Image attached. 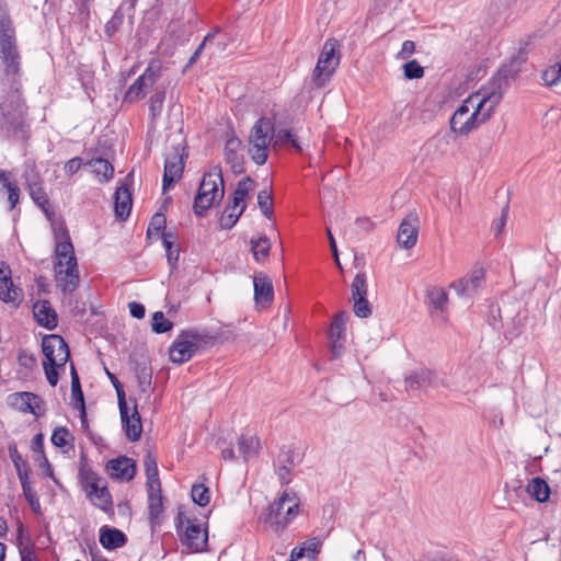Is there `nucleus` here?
Returning <instances> with one entry per match:
<instances>
[{"label":"nucleus","instance_id":"6e6552de","mask_svg":"<svg viewBox=\"0 0 561 561\" xmlns=\"http://www.w3.org/2000/svg\"><path fill=\"white\" fill-rule=\"evenodd\" d=\"M225 194L221 169L214 168L205 173L194 201V213L204 216L213 205L219 203Z\"/></svg>","mask_w":561,"mask_h":561},{"label":"nucleus","instance_id":"39448f33","mask_svg":"<svg viewBox=\"0 0 561 561\" xmlns=\"http://www.w3.org/2000/svg\"><path fill=\"white\" fill-rule=\"evenodd\" d=\"M42 350L45 355L43 367L46 379L51 387H56L59 379L58 369L64 368L70 357L68 344L60 335L51 334L43 339Z\"/></svg>","mask_w":561,"mask_h":561},{"label":"nucleus","instance_id":"a18cd8bd","mask_svg":"<svg viewBox=\"0 0 561 561\" xmlns=\"http://www.w3.org/2000/svg\"><path fill=\"white\" fill-rule=\"evenodd\" d=\"M165 93L164 91H156L149 100V114L152 122H154L161 114L163 108Z\"/></svg>","mask_w":561,"mask_h":561},{"label":"nucleus","instance_id":"5fc2aeb1","mask_svg":"<svg viewBox=\"0 0 561 561\" xmlns=\"http://www.w3.org/2000/svg\"><path fill=\"white\" fill-rule=\"evenodd\" d=\"M23 491V495L25 496L27 503L30 504L32 511L34 513H39L41 512V503H39V500H38V496L36 494V491L33 489L32 485H24V489L22 490Z\"/></svg>","mask_w":561,"mask_h":561},{"label":"nucleus","instance_id":"e433bc0d","mask_svg":"<svg viewBox=\"0 0 561 561\" xmlns=\"http://www.w3.org/2000/svg\"><path fill=\"white\" fill-rule=\"evenodd\" d=\"M321 541L313 537L305 542L300 547H296L291 550V557L300 559L307 556L309 559H314L317 554L320 552Z\"/></svg>","mask_w":561,"mask_h":561},{"label":"nucleus","instance_id":"bb28decb","mask_svg":"<svg viewBox=\"0 0 561 561\" xmlns=\"http://www.w3.org/2000/svg\"><path fill=\"white\" fill-rule=\"evenodd\" d=\"M0 190L8 193L10 210L14 209L20 202V187L10 171H0Z\"/></svg>","mask_w":561,"mask_h":561},{"label":"nucleus","instance_id":"393cba45","mask_svg":"<svg viewBox=\"0 0 561 561\" xmlns=\"http://www.w3.org/2000/svg\"><path fill=\"white\" fill-rule=\"evenodd\" d=\"M241 141L237 137H230L225 145L224 157L225 161L229 163L233 172L239 173L243 170V159L239 154Z\"/></svg>","mask_w":561,"mask_h":561},{"label":"nucleus","instance_id":"f8f14e48","mask_svg":"<svg viewBox=\"0 0 561 561\" xmlns=\"http://www.w3.org/2000/svg\"><path fill=\"white\" fill-rule=\"evenodd\" d=\"M161 71V60L158 58L150 60L142 75H140L127 89L124 95V102L133 103L142 100L146 96L148 89L159 80Z\"/></svg>","mask_w":561,"mask_h":561},{"label":"nucleus","instance_id":"c9c22d12","mask_svg":"<svg viewBox=\"0 0 561 561\" xmlns=\"http://www.w3.org/2000/svg\"><path fill=\"white\" fill-rule=\"evenodd\" d=\"M144 465L147 477V489H153V486H161L156 456L150 453L147 454L144 460Z\"/></svg>","mask_w":561,"mask_h":561},{"label":"nucleus","instance_id":"0eeeda50","mask_svg":"<svg viewBox=\"0 0 561 561\" xmlns=\"http://www.w3.org/2000/svg\"><path fill=\"white\" fill-rule=\"evenodd\" d=\"M214 337L195 329L181 331L169 348V358L174 364L187 363L201 348L213 343Z\"/></svg>","mask_w":561,"mask_h":561},{"label":"nucleus","instance_id":"5701e85b","mask_svg":"<svg viewBox=\"0 0 561 561\" xmlns=\"http://www.w3.org/2000/svg\"><path fill=\"white\" fill-rule=\"evenodd\" d=\"M100 543L107 550H113L123 547L127 542L126 535L117 529L108 526H103L100 529Z\"/></svg>","mask_w":561,"mask_h":561},{"label":"nucleus","instance_id":"69168bd1","mask_svg":"<svg viewBox=\"0 0 561 561\" xmlns=\"http://www.w3.org/2000/svg\"><path fill=\"white\" fill-rule=\"evenodd\" d=\"M128 307H129V312L134 318L142 319L145 317L146 310H145L144 305L136 302V301H131V302H129Z\"/></svg>","mask_w":561,"mask_h":561},{"label":"nucleus","instance_id":"c756f323","mask_svg":"<svg viewBox=\"0 0 561 561\" xmlns=\"http://www.w3.org/2000/svg\"><path fill=\"white\" fill-rule=\"evenodd\" d=\"M50 442L64 454H67L75 448V436L66 426L55 427L51 433Z\"/></svg>","mask_w":561,"mask_h":561},{"label":"nucleus","instance_id":"2eb2a0df","mask_svg":"<svg viewBox=\"0 0 561 561\" xmlns=\"http://www.w3.org/2000/svg\"><path fill=\"white\" fill-rule=\"evenodd\" d=\"M348 320V314L344 311L334 316L329 330V340L332 354L339 357L343 352V342L345 340V327Z\"/></svg>","mask_w":561,"mask_h":561},{"label":"nucleus","instance_id":"cd10ccee","mask_svg":"<svg viewBox=\"0 0 561 561\" xmlns=\"http://www.w3.org/2000/svg\"><path fill=\"white\" fill-rule=\"evenodd\" d=\"M0 190L8 193L10 210L14 209L20 202V187L10 171H0Z\"/></svg>","mask_w":561,"mask_h":561},{"label":"nucleus","instance_id":"de8ad7c7","mask_svg":"<svg viewBox=\"0 0 561 561\" xmlns=\"http://www.w3.org/2000/svg\"><path fill=\"white\" fill-rule=\"evenodd\" d=\"M257 205H259L261 211L263 213V215L266 218L272 219V217H273V197H272V193L268 192L267 190H263V191L259 192V194H257Z\"/></svg>","mask_w":561,"mask_h":561},{"label":"nucleus","instance_id":"8fccbe9b","mask_svg":"<svg viewBox=\"0 0 561 561\" xmlns=\"http://www.w3.org/2000/svg\"><path fill=\"white\" fill-rule=\"evenodd\" d=\"M353 311L359 318H367L371 314V307L366 297L353 298Z\"/></svg>","mask_w":561,"mask_h":561},{"label":"nucleus","instance_id":"49530a36","mask_svg":"<svg viewBox=\"0 0 561 561\" xmlns=\"http://www.w3.org/2000/svg\"><path fill=\"white\" fill-rule=\"evenodd\" d=\"M352 298L366 297L368 291L365 273H357L351 285Z\"/></svg>","mask_w":561,"mask_h":561},{"label":"nucleus","instance_id":"7ed1b4c3","mask_svg":"<svg viewBox=\"0 0 561 561\" xmlns=\"http://www.w3.org/2000/svg\"><path fill=\"white\" fill-rule=\"evenodd\" d=\"M0 57L7 75L20 73V55L16 47L15 31L5 3L0 0Z\"/></svg>","mask_w":561,"mask_h":561},{"label":"nucleus","instance_id":"0e129e2a","mask_svg":"<svg viewBox=\"0 0 561 561\" xmlns=\"http://www.w3.org/2000/svg\"><path fill=\"white\" fill-rule=\"evenodd\" d=\"M290 470L291 466H279L277 468L276 473L282 484H288L290 482Z\"/></svg>","mask_w":561,"mask_h":561},{"label":"nucleus","instance_id":"6e6d98bb","mask_svg":"<svg viewBox=\"0 0 561 561\" xmlns=\"http://www.w3.org/2000/svg\"><path fill=\"white\" fill-rule=\"evenodd\" d=\"M466 278L468 287L476 294L484 280V274L482 271H474Z\"/></svg>","mask_w":561,"mask_h":561},{"label":"nucleus","instance_id":"2f4dec72","mask_svg":"<svg viewBox=\"0 0 561 561\" xmlns=\"http://www.w3.org/2000/svg\"><path fill=\"white\" fill-rule=\"evenodd\" d=\"M237 445L238 450L244 460H249L251 457L256 456L261 449L260 438L248 433L240 435Z\"/></svg>","mask_w":561,"mask_h":561},{"label":"nucleus","instance_id":"774afa93","mask_svg":"<svg viewBox=\"0 0 561 561\" xmlns=\"http://www.w3.org/2000/svg\"><path fill=\"white\" fill-rule=\"evenodd\" d=\"M176 237L171 232H162V245L165 251L176 248L175 244Z\"/></svg>","mask_w":561,"mask_h":561},{"label":"nucleus","instance_id":"a211bd4d","mask_svg":"<svg viewBox=\"0 0 561 561\" xmlns=\"http://www.w3.org/2000/svg\"><path fill=\"white\" fill-rule=\"evenodd\" d=\"M184 162L182 156H180L178 151L165 159L162 182L163 192H167L175 182L182 178Z\"/></svg>","mask_w":561,"mask_h":561},{"label":"nucleus","instance_id":"e2e57ef3","mask_svg":"<svg viewBox=\"0 0 561 561\" xmlns=\"http://www.w3.org/2000/svg\"><path fill=\"white\" fill-rule=\"evenodd\" d=\"M20 556L21 561H39L33 547L25 546L20 548Z\"/></svg>","mask_w":561,"mask_h":561},{"label":"nucleus","instance_id":"a878e982","mask_svg":"<svg viewBox=\"0 0 561 561\" xmlns=\"http://www.w3.org/2000/svg\"><path fill=\"white\" fill-rule=\"evenodd\" d=\"M91 503L104 512H108L113 507L112 495L103 481L95 489L85 492Z\"/></svg>","mask_w":561,"mask_h":561},{"label":"nucleus","instance_id":"4be33fe9","mask_svg":"<svg viewBox=\"0 0 561 561\" xmlns=\"http://www.w3.org/2000/svg\"><path fill=\"white\" fill-rule=\"evenodd\" d=\"M254 299L256 304H271L274 298L273 284L270 277L260 274L254 276Z\"/></svg>","mask_w":561,"mask_h":561},{"label":"nucleus","instance_id":"6ab92c4d","mask_svg":"<svg viewBox=\"0 0 561 561\" xmlns=\"http://www.w3.org/2000/svg\"><path fill=\"white\" fill-rule=\"evenodd\" d=\"M121 417L127 438L130 442L139 440L142 434V423L137 407L134 405L125 410V413L121 414Z\"/></svg>","mask_w":561,"mask_h":561},{"label":"nucleus","instance_id":"9d476101","mask_svg":"<svg viewBox=\"0 0 561 561\" xmlns=\"http://www.w3.org/2000/svg\"><path fill=\"white\" fill-rule=\"evenodd\" d=\"M341 61L340 43L328 38L320 51L316 67L312 71V82L317 88H323L336 71Z\"/></svg>","mask_w":561,"mask_h":561},{"label":"nucleus","instance_id":"72a5a7b5","mask_svg":"<svg viewBox=\"0 0 561 561\" xmlns=\"http://www.w3.org/2000/svg\"><path fill=\"white\" fill-rule=\"evenodd\" d=\"M244 210L245 205H237L231 201V204L226 206L219 218L220 227L222 229H231L237 224Z\"/></svg>","mask_w":561,"mask_h":561},{"label":"nucleus","instance_id":"423d86ee","mask_svg":"<svg viewBox=\"0 0 561 561\" xmlns=\"http://www.w3.org/2000/svg\"><path fill=\"white\" fill-rule=\"evenodd\" d=\"M2 112L1 129L9 138L27 139L28 126L25 122L26 110L19 94H12L0 104Z\"/></svg>","mask_w":561,"mask_h":561},{"label":"nucleus","instance_id":"473e14b6","mask_svg":"<svg viewBox=\"0 0 561 561\" xmlns=\"http://www.w3.org/2000/svg\"><path fill=\"white\" fill-rule=\"evenodd\" d=\"M87 165L91 168L92 173L102 183L111 181L114 176V167L106 159L93 158L87 162Z\"/></svg>","mask_w":561,"mask_h":561},{"label":"nucleus","instance_id":"7c9ffc66","mask_svg":"<svg viewBox=\"0 0 561 561\" xmlns=\"http://www.w3.org/2000/svg\"><path fill=\"white\" fill-rule=\"evenodd\" d=\"M526 492L537 502L546 503L550 499L551 490L546 480L536 477L529 480Z\"/></svg>","mask_w":561,"mask_h":561},{"label":"nucleus","instance_id":"1a4fd4ad","mask_svg":"<svg viewBox=\"0 0 561 561\" xmlns=\"http://www.w3.org/2000/svg\"><path fill=\"white\" fill-rule=\"evenodd\" d=\"M273 123L270 118L261 117L251 127L248 137V154L256 165L265 164L273 140Z\"/></svg>","mask_w":561,"mask_h":561},{"label":"nucleus","instance_id":"20e7f679","mask_svg":"<svg viewBox=\"0 0 561 561\" xmlns=\"http://www.w3.org/2000/svg\"><path fill=\"white\" fill-rule=\"evenodd\" d=\"M299 499L295 492L284 491L270 506L264 518L265 528L283 531L299 514Z\"/></svg>","mask_w":561,"mask_h":561},{"label":"nucleus","instance_id":"4468645a","mask_svg":"<svg viewBox=\"0 0 561 561\" xmlns=\"http://www.w3.org/2000/svg\"><path fill=\"white\" fill-rule=\"evenodd\" d=\"M105 471L108 477L118 482H129L137 472L136 461L126 456H118L106 462Z\"/></svg>","mask_w":561,"mask_h":561},{"label":"nucleus","instance_id":"864d4df0","mask_svg":"<svg viewBox=\"0 0 561 561\" xmlns=\"http://www.w3.org/2000/svg\"><path fill=\"white\" fill-rule=\"evenodd\" d=\"M449 288L454 289L459 297L469 298L474 295L468 287L466 277L454 280L449 284Z\"/></svg>","mask_w":561,"mask_h":561},{"label":"nucleus","instance_id":"13d9d810","mask_svg":"<svg viewBox=\"0 0 561 561\" xmlns=\"http://www.w3.org/2000/svg\"><path fill=\"white\" fill-rule=\"evenodd\" d=\"M83 164V160L80 157H75L68 160L64 165V171L67 175H73L77 173Z\"/></svg>","mask_w":561,"mask_h":561},{"label":"nucleus","instance_id":"09e8293b","mask_svg":"<svg viewBox=\"0 0 561 561\" xmlns=\"http://www.w3.org/2000/svg\"><path fill=\"white\" fill-rule=\"evenodd\" d=\"M151 327L153 332L161 334L170 331L173 323L164 317L162 311H157L152 316Z\"/></svg>","mask_w":561,"mask_h":561},{"label":"nucleus","instance_id":"f03ea898","mask_svg":"<svg viewBox=\"0 0 561 561\" xmlns=\"http://www.w3.org/2000/svg\"><path fill=\"white\" fill-rule=\"evenodd\" d=\"M501 100L502 92L496 83L481 87L454 112L449 119L450 130L458 136H468L492 117Z\"/></svg>","mask_w":561,"mask_h":561},{"label":"nucleus","instance_id":"58836bf2","mask_svg":"<svg viewBox=\"0 0 561 561\" xmlns=\"http://www.w3.org/2000/svg\"><path fill=\"white\" fill-rule=\"evenodd\" d=\"M251 252L253 254V259L257 263H264L271 251V241L267 237H259L257 239L251 240Z\"/></svg>","mask_w":561,"mask_h":561},{"label":"nucleus","instance_id":"680f3d73","mask_svg":"<svg viewBox=\"0 0 561 561\" xmlns=\"http://www.w3.org/2000/svg\"><path fill=\"white\" fill-rule=\"evenodd\" d=\"M291 136H293V133L290 130H287V129L279 130L274 137L273 146L282 147L285 142L289 141Z\"/></svg>","mask_w":561,"mask_h":561},{"label":"nucleus","instance_id":"3c124183","mask_svg":"<svg viewBox=\"0 0 561 561\" xmlns=\"http://www.w3.org/2000/svg\"><path fill=\"white\" fill-rule=\"evenodd\" d=\"M403 72L407 79H421L424 76V68L413 59L403 66Z\"/></svg>","mask_w":561,"mask_h":561},{"label":"nucleus","instance_id":"f257e3e1","mask_svg":"<svg viewBox=\"0 0 561 561\" xmlns=\"http://www.w3.org/2000/svg\"><path fill=\"white\" fill-rule=\"evenodd\" d=\"M27 191L32 201L50 220L55 247L53 252V270L56 286L62 293H73L80 283V272L75 247L64 220L55 218V210L49 202L43 181L36 176L27 181Z\"/></svg>","mask_w":561,"mask_h":561},{"label":"nucleus","instance_id":"338daca9","mask_svg":"<svg viewBox=\"0 0 561 561\" xmlns=\"http://www.w3.org/2000/svg\"><path fill=\"white\" fill-rule=\"evenodd\" d=\"M39 467L44 470L47 477L55 481L54 469L46 455L39 457Z\"/></svg>","mask_w":561,"mask_h":561},{"label":"nucleus","instance_id":"b1692460","mask_svg":"<svg viewBox=\"0 0 561 561\" xmlns=\"http://www.w3.org/2000/svg\"><path fill=\"white\" fill-rule=\"evenodd\" d=\"M131 193L126 185L118 186L114 195V207L116 216L125 220L131 210Z\"/></svg>","mask_w":561,"mask_h":561},{"label":"nucleus","instance_id":"f704fd0d","mask_svg":"<svg viewBox=\"0 0 561 561\" xmlns=\"http://www.w3.org/2000/svg\"><path fill=\"white\" fill-rule=\"evenodd\" d=\"M71 392H72V400H73V407L80 411V416L82 420V423L85 422V405H84V399L83 393L80 386L79 376L76 371L75 365L71 363Z\"/></svg>","mask_w":561,"mask_h":561},{"label":"nucleus","instance_id":"603ef678","mask_svg":"<svg viewBox=\"0 0 561 561\" xmlns=\"http://www.w3.org/2000/svg\"><path fill=\"white\" fill-rule=\"evenodd\" d=\"M165 216L163 214L157 213L149 222L147 234L150 237L152 233L164 232L165 228Z\"/></svg>","mask_w":561,"mask_h":561},{"label":"nucleus","instance_id":"4d7b16f0","mask_svg":"<svg viewBox=\"0 0 561 561\" xmlns=\"http://www.w3.org/2000/svg\"><path fill=\"white\" fill-rule=\"evenodd\" d=\"M115 381L116 382H114V388H115L116 394H117L119 413L124 414L125 410L130 409V408L127 405L126 398H125V391L123 389L122 383L119 382L118 379H115Z\"/></svg>","mask_w":561,"mask_h":561},{"label":"nucleus","instance_id":"9b49d317","mask_svg":"<svg viewBox=\"0 0 561 561\" xmlns=\"http://www.w3.org/2000/svg\"><path fill=\"white\" fill-rule=\"evenodd\" d=\"M175 525L182 545L185 546L190 552H201L205 550L208 541L207 529L197 523L196 519L186 518L184 513L179 512Z\"/></svg>","mask_w":561,"mask_h":561},{"label":"nucleus","instance_id":"37998d69","mask_svg":"<svg viewBox=\"0 0 561 561\" xmlns=\"http://www.w3.org/2000/svg\"><path fill=\"white\" fill-rule=\"evenodd\" d=\"M137 390L139 399H148L151 392L152 376L151 373L142 369L136 376Z\"/></svg>","mask_w":561,"mask_h":561},{"label":"nucleus","instance_id":"c03bdc74","mask_svg":"<svg viewBox=\"0 0 561 561\" xmlns=\"http://www.w3.org/2000/svg\"><path fill=\"white\" fill-rule=\"evenodd\" d=\"M541 79L548 87L561 83V60L545 69L541 73Z\"/></svg>","mask_w":561,"mask_h":561},{"label":"nucleus","instance_id":"bf43d9fd","mask_svg":"<svg viewBox=\"0 0 561 561\" xmlns=\"http://www.w3.org/2000/svg\"><path fill=\"white\" fill-rule=\"evenodd\" d=\"M31 448L34 453L38 454L39 457L45 455L43 433H38L32 438Z\"/></svg>","mask_w":561,"mask_h":561},{"label":"nucleus","instance_id":"ddd939ff","mask_svg":"<svg viewBox=\"0 0 561 561\" xmlns=\"http://www.w3.org/2000/svg\"><path fill=\"white\" fill-rule=\"evenodd\" d=\"M8 403L11 408L22 412L31 413L36 417L44 414V401L43 399L27 391L14 392L8 397Z\"/></svg>","mask_w":561,"mask_h":561},{"label":"nucleus","instance_id":"79ce46f5","mask_svg":"<svg viewBox=\"0 0 561 561\" xmlns=\"http://www.w3.org/2000/svg\"><path fill=\"white\" fill-rule=\"evenodd\" d=\"M191 497L195 504L205 507L210 502V491L205 485L204 481L194 483L191 489Z\"/></svg>","mask_w":561,"mask_h":561},{"label":"nucleus","instance_id":"dca6fc26","mask_svg":"<svg viewBox=\"0 0 561 561\" xmlns=\"http://www.w3.org/2000/svg\"><path fill=\"white\" fill-rule=\"evenodd\" d=\"M21 298L22 290L14 286L9 264L0 262V300L4 302L19 304Z\"/></svg>","mask_w":561,"mask_h":561},{"label":"nucleus","instance_id":"a19ab883","mask_svg":"<svg viewBox=\"0 0 561 561\" xmlns=\"http://www.w3.org/2000/svg\"><path fill=\"white\" fill-rule=\"evenodd\" d=\"M79 479L82 489L85 492L95 489L96 485L104 481V479L98 472L84 466H82L79 470Z\"/></svg>","mask_w":561,"mask_h":561},{"label":"nucleus","instance_id":"412c9836","mask_svg":"<svg viewBox=\"0 0 561 561\" xmlns=\"http://www.w3.org/2000/svg\"><path fill=\"white\" fill-rule=\"evenodd\" d=\"M147 493L148 518L151 526H156L160 524V519L164 511L161 486H153V489H147Z\"/></svg>","mask_w":561,"mask_h":561},{"label":"nucleus","instance_id":"f3484780","mask_svg":"<svg viewBox=\"0 0 561 561\" xmlns=\"http://www.w3.org/2000/svg\"><path fill=\"white\" fill-rule=\"evenodd\" d=\"M419 236V218L414 214L408 215L400 224L397 241L403 249H411L416 244Z\"/></svg>","mask_w":561,"mask_h":561},{"label":"nucleus","instance_id":"4c0bfd02","mask_svg":"<svg viewBox=\"0 0 561 561\" xmlns=\"http://www.w3.org/2000/svg\"><path fill=\"white\" fill-rule=\"evenodd\" d=\"M430 305L440 312H445L448 304V294L443 287L433 286L426 290Z\"/></svg>","mask_w":561,"mask_h":561},{"label":"nucleus","instance_id":"ea45409f","mask_svg":"<svg viewBox=\"0 0 561 561\" xmlns=\"http://www.w3.org/2000/svg\"><path fill=\"white\" fill-rule=\"evenodd\" d=\"M254 186L255 182L250 176L239 181L232 194L231 201L237 205L239 204L247 206V198L249 197V194L254 190Z\"/></svg>","mask_w":561,"mask_h":561},{"label":"nucleus","instance_id":"052dcab7","mask_svg":"<svg viewBox=\"0 0 561 561\" xmlns=\"http://www.w3.org/2000/svg\"><path fill=\"white\" fill-rule=\"evenodd\" d=\"M415 51V44L413 41H404L402 43L401 49L398 54V57L401 59L409 58Z\"/></svg>","mask_w":561,"mask_h":561},{"label":"nucleus","instance_id":"aec40b11","mask_svg":"<svg viewBox=\"0 0 561 561\" xmlns=\"http://www.w3.org/2000/svg\"><path fill=\"white\" fill-rule=\"evenodd\" d=\"M33 314L37 323L46 329L57 325V314L48 300H38L33 305Z\"/></svg>","mask_w":561,"mask_h":561},{"label":"nucleus","instance_id":"c85d7f7f","mask_svg":"<svg viewBox=\"0 0 561 561\" xmlns=\"http://www.w3.org/2000/svg\"><path fill=\"white\" fill-rule=\"evenodd\" d=\"M0 190L8 193L10 210L14 209L20 202V187L10 171H0Z\"/></svg>","mask_w":561,"mask_h":561}]
</instances>
